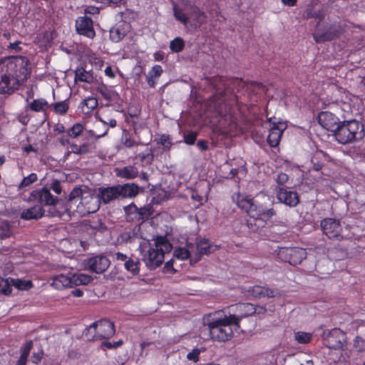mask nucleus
<instances>
[{
  "label": "nucleus",
  "instance_id": "obj_1",
  "mask_svg": "<svg viewBox=\"0 0 365 365\" xmlns=\"http://www.w3.org/2000/svg\"><path fill=\"white\" fill-rule=\"evenodd\" d=\"M240 102L239 96L229 93L224 88L212 96L210 108L213 110L215 117L217 118V128L224 135H235L238 130V112L237 103Z\"/></svg>",
  "mask_w": 365,
  "mask_h": 365
},
{
  "label": "nucleus",
  "instance_id": "obj_2",
  "mask_svg": "<svg viewBox=\"0 0 365 365\" xmlns=\"http://www.w3.org/2000/svg\"><path fill=\"white\" fill-rule=\"evenodd\" d=\"M29 61L17 56L0 58V93H11L30 76Z\"/></svg>",
  "mask_w": 365,
  "mask_h": 365
},
{
  "label": "nucleus",
  "instance_id": "obj_3",
  "mask_svg": "<svg viewBox=\"0 0 365 365\" xmlns=\"http://www.w3.org/2000/svg\"><path fill=\"white\" fill-rule=\"evenodd\" d=\"M236 319L227 315L224 310H219L205 316L203 323L208 327L212 340L226 342L233 337L232 326L236 327Z\"/></svg>",
  "mask_w": 365,
  "mask_h": 365
},
{
  "label": "nucleus",
  "instance_id": "obj_4",
  "mask_svg": "<svg viewBox=\"0 0 365 365\" xmlns=\"http://www.w3.org/2000/svg\"><path fill=\"white\" fill-rule=\"evenodd\" d=\"M334 135L339 143H351L364 138V125L356 120L343 121L340 123Z\"/></svg>",
  "mask_w": 365,
  "mask_h": 365
},
{
  "label": "nucleus",
  "instance_id": "obj_5",
  "mask_svg": "<svg viewBox=\"0 0 365 365\" xmlns=\"http://www.w3.org/2000/svg\"><path fill=\"white\" fill-rule=\"evenodd\" d=\"M344 32V26L340 22H318L313 33V38L317 43H322L339 38Z\"/></svg>",
  "mask_w": 365,
  "mask_h": 365
},
{
  "label": "nucleus",
  "instance_id": "obj_6",
  "mask_svg": "<svg viewBox=\"0 0 365 365\" xmlns=\"http://www.w3.org/2000/svg\"><path fill=\"white\" fill-rule=\"evenodd\" d=\"M115 333L114 324L106 319L93 322L83 331L88 341L109 339Z\"/></svg>",
  "mask_w": 365,
  "mask_h": 365
},
{
  "label": "nucleus",
  "instance_id": "obj_7",
  "mask_svg": "<svg viewBox=\"0 0 365 365\" xmlns=\"http://www.w3.org/2000/svg\"><path fill=\"white\" fill-rule=\"evenodd\" d=\"M250 220H247V226L253 231H257L259 227H262L267 221L269 220L274 215L275 211L273 208H267L262 205L253 202V206L247 213Z\"/></svg>",
  "mask_w": 365,
  "mask_h": 365
},
{
  "label": "nucleus",
  "instance_id": "obj_8",
  "mask_svg": "<svg viewBox=\"0 0 365 365\" xmlns=\"http://www.w3.org/2000/svg\"><path fill=\"white\" fill-rule=\"evenodd\" d=\"M100 206L101 202L98 195L91 191H84L77 205V210L81 215H87L97 212Z\"/></svg>",
  "mask_w": 365,
  "mask_h": 365
},
{
  "label": "nucleus",
  "instance_id": "obj_9",
  "mask_svg": "<svg viewBox=\"0 0 365 365\" xmlns=\"http://www.w3.org/2000/svg\"><path fill=\"white\" fill-rule=\"evenodd\" d=\"M277 256L282 261L296 266L307 257V252L304 249L299 247H281Z\"/></svg>",
  "mask_w": 365,
  "mask_h": 365
},
{
  "label": "nucleus",
  "instance_id": "obj_10",
  "mask_svg": "<svg viewBox=\"0 0 365 365\" xmlns=\"http://www.w3.org/2000/svg\"><path fill=\"white\" fill-rule=\"evenodd\" d=\"M28 201L36 202L38 205L43 207V206L56 205L58 199L51 193L47 186H44L40 189L33 190L28 197Z\"/></svg>",
  "mask_w": 365,
  "mask_h": 365
},
{
  "label": "nucleus",
  "instance_id": "obj_11",
  "mask_svg": "<svg viewBox=\"0 0 365 365\" xmlns=\"http://www.w3.org/2000/svg\"><path fill=\"white\" fill-rule=\"evenodd\" d=\"M231 310L233 314L230 313L228 316L237 319L235 320L236 329L240 328V323L242 319L253 315L257 311L256 306L251 303H239L232 305L231 306Z\"/></svg>",
  "mask_w": 365,
  "mask_h": 365
},
{
  "label": "nucleus",
  "instance_id": "obj_12",
  "mask_svg": "<svg viewBox=\"0 0 365 365\" xmlns=\"http://www.w3.org/2000/svg\"><path fill=\"white\" fill-rule=\"evenodd\" d=\"M322 230L329 239L339 240L341 238L342 227L339 220L325 218L321 221Z\"/></svg>",
  "mask_w": 365,
  "mask_h": 365
},
{
  "label": "nucleus",
  "instance_id": "obj_13",
  "mask_svg": "<svg viewBox=\"0 0 365 365\" xmlns=\"http://www.w3.org/2000/svg\"><path fill=\"white\" fill-rule=\"evenodd\" d=\"M164 258V250L150 247L146 253L143 255L142 259L148 269L152 270L160 267L163 262Z\"/></svg>",
  "mask_w": 365,
  "mask_h": 365
},
{
  "label": "nucleus",
  "instance_id": "obj_14",
  "mask_svg": "<svg viewBox=\"0 0 365 365\" xmlns=\"http://www.w3.org/2000/svg\"><path fill=\"white\" fill-rule=\"evenodd\" d=\"M110 262L104 255H97L87 259L85 267L93 272L101 274L104 272L109 267Z\"/></svg>",
  "mask_w": 365,
  "mask_h": 365
},
{
  "label": "nucleus",
  "instance_id": "obj_15",
  "mask_svg": "<svg viewBox=\"0 0 365 365\" xmlns=\"http://www.w3.org/2000/svg\"><path fill=\"white\" fill-rule=\"evenodd\" d=\"M277 200L284 205L294 207L299 202V196L295 191H292L284 187H279L276 192Z\"/></svg>",
  "mask_w": 365,
  "mask_h": 365
},
{
  "label": "nucleus",
  "instance_id": "obj_16",
  "mask_svg": "<svg viewBox=\"0 0 365 365\" xmlns=\"http://www.w3.org/2000/svg\"><path fill=\"white\" fill-rule=\"evenodd\" d=\"M76 29L80 35L93 38L95 36L93 22L91 17L79 16L76 21Z\"/></svg>",
  "mask_w": 365,
  "mask_h": 365
},
{
  "label": "nucleus",
  "instance_id": "obj_17",
  "mask_svg": "<svg viewBox=\"0 0 365 365\" xmlns=\"http://www.w3.org/2000/svg\"><path fill=\"white\" fill-rule=\"evenodd\" d=\"M317 119L324 129L334 133L341 123L336 115L329 111H321L318 114Z\"/></svg>",
  "mask_w": 365,
  "mask_h": 365
},
{
  "label": "nucleus",
  "instance_id": "obj_18",
  "mask_svg": "<svg viewBox=\"0 0 365 365\" xmlns=\"http://www.w3.org/2000/svg\"><path fill=\"white\" fill-rule=\"evenodd\" d=\"M286 128V125L282 122L272 123L267 138V141L270 147L276 148L278 146L281 140L282 133Z\"/></svg>",
  "mask_w": 365,
  "mask_h": 365
},
{
  "label": "nucleus",
  "instance_id": "obj_19",
  "mask_svg": "<svg viewBox=\"0 0 365 365\" xmlns=\"http://www.w3.org/2000/svg\"><path fill=\"white\" fill-rule=\"evenodd\" d=\"M118 195L121 199H132L135 197L140 191V187L133 182L116 185Z\"/></svg>",
  "mask_w": 365,
  "mask_h": 365
},
{
  "label": "nucleus",
  "instance_id": "obj_20",
  "mask_svg": "<svg viewBox=\"0 0 365 365\" xmlns=\"http://www.w3.org/2000/svg\"><path fill=\"white\" fill-rule=\"evenodd\" d=\"M116 185L101 187L98 189V196L101 204H108L110 202L119 199Z\"/></svg>",
  "mask_w": 365,
  "mask_h": 365
},
{
  "label": "nucleus",
  "instance_id": "obj_21",
  "mask_svg": "<svg viewBox=\"0 0 365 365\" xmlns=\"http://www.w3.org/2000/svg\"><path fill=\"white\" fill-rule=\"evenodd\" d=\"M247 292L250 295L255 298H272L275 297L277 293V290L259 285L252 286L248 288Z\"/></svg>",
  "mask_w": 365,
  "mask_h": 365
},
{
  "label": "nucleus",
  "instance_id": "obj_22",
  "mask_svg": "<svg viewBox=\"0 0 365 365\" xmlns=\"http://www.w3.org/2000/svg\"><path fill=\"white\" fill-rule=\"evenodd\" d=\"M45 213L42 206L35 205L29 208L24 210L21 213V218L25 220L41 219Z\"/></svg>",
  "mask_w": 365,
  "mask_h": 365
},
{
  "label": "nucleus",
  "instance_id": "obj_23",
  "mask_svg": "<svg viewBox=\"0 0 365 365\" xmlns=\"http://www.w3.org/2000/svg\"><path fill=\"white\" fill-rule=\"evenodd\" d=\"M98 104V101L96 98L89 96L80 103L78 110L85 115H89L97 108Z\"/></svg>",
  "mask_w": 365,
  "mask_h": 365
},
{
  "label": "nucleus",
  "instance_id": "obj_24",
  "mask_svg": "<svg viewBox=\"0 0 365 365\" xmlns=\"http://www.w3.org/2000/svg\"><path fill=\"white\" fill-rule=\"evenodd\" d=\"M51 286L56 289L73 287L72 277L66 276L63 274L56 275L52 277Z\"/></svg>",
  "mask_w": 365,
  "mask_h": 365
},
{
  "label": "nucleus",
  "instance_id": "obj_25",
  "mask_svg": "<svg viewBox=\"0 0 365 365\" xmlns=\"http://www.w3.org/2000/svg\"><path fill=\"white\" fill-rule=\"evenodd\" d=\"M117 177L125 180H133L138 177V168L133 165L125 166L115 170Z\"/></svg>",
  "mask_w": 365,
  "mask_h": 365
},
{
  "label": "nucleus",
  "instance_id": "obj_26",
  "mask_svg": "<svg viewBox=\"0 0 365 365\" xmlns=\"http://www.w3.org/2000/svg\"><path fill=\"white\" fill-rule=\"evenodd\" d=\"M340 336L344 337V333L340 329L333 330L328 337L329 347L334 349H341L343 342L339 339Z\"/></svg>",
  "mask_w": 365,
  "mask_h": 365
},
{
  "label": "nucleus",
  "instance_id": "obj_27",
  "mask_svg": "<svg viewBox=\"0 0 365 365\" xmlns=\"http://www.w3.org/2000/svg\"><path fill=\"white\" fill-rule=\"evenodd\" d=\"M124 268L133 276H136L140 272V262L138 257H135L132 255L127 259L125 264H124Z\"/></svg>",
  "mask_w": 365,
  "mask_h": 365
},
{
  "label": "nucleus",
  "instance_id": "obj_28",
  "mask_svg": "<svg viewBox=\"0 0 365 365\" xmlns=\"http://www.w3.org/2000/svg\"><path fill=\"white\" fill-rule=\"evenodd\" d=\"M196 248L197 251L196 260H199L202 255L211 252L212 245L207 239L200 238L197 240Z\"/></svg>",
  "mask_w": 365,
  "mask_h": 365
},
{
  "label": "nucleus",
  "instance_id": "obj_29",
  "mask_svg": "<svg viewBox=\"0 0 365 365\" xmlns=\"http://www.w3.org/2000/svg\"><path fill=\"white\" fill-rule=\"evenodd\" d=\"M34 343L32 340L27 341L20 349V357L16 361V364L19 365H26L28 357L33 349Z\"/></svg>",
  "mask_w": 365,
  "mask_h": 365
},
{
  "label": "nucleus",
  "instance_id": "obj_30",
  "mask_svg": "<svg viewBox=\"0 0 365 365\" xmlns=\"http://www.w3.org/2000/svg\"><path fill=\"white\" fill-rule=\"evenodd\" d=\"M93 78L91 71H88L83 67H78L75 71V81L91 83L93 82Z\"/></svg>",
  "mask_w": 365,
  "mask_h": 365
},
{
  "label": "nucleus",
  "instance_id": "obj_31",
  "mask_svg": "<svg viewBox=\"0 0 365 365\" xmlns=\"http://www.w3.org/2000/svg\"><path fill=\"white\" fill-rule=\"evenodd\" d=\"M192 18L199 24L205 23L206 14L204 11L195 4L190 6L189 19Z\"/></svg>",
  "mask_w": 365,
  "mask_h": 365
},
{
  "label": "nucleus",
  "instance_id": "obj_32",
  "mask_svg": "<svg viewBox=\"0 0 365 365\" xmlns=\"http://www.w3.org/2000/svg\"><path fill=\"white\" fill-rule=\"evenodd\" d=\"M123 210L128 221L138 222L139 208L133 202L125 206Z\"/></svg>",
  "mask_w": 365,
  "mask_h": 365
},
{
  "label": "nucleus",
  "instance_id": "obj_33",
  "mask_svg": "<svg viewBox=\"0 0 365 365\" xmlns=\"http://www.w3.org/2000/svg\"><path fill=\"white\" fill-rule=\"evenodd\" d=\"M49 104L44 98L35 99L29 104V108L34 112H46Z\"/></svg>",
  "mask_w": 365,
  "mask_h": 365
},
{
  "label": "nucleus",
  "instance_id": "obj_34",
  "mask_svg": "<svg viewBox=\"0 0 365 365\" xmlns=\"http://www.w3.org/2000/svg\"><path fill=\"white\" fill-rule=\"evenodd\" d=\"M71 277L73 281V287L79 285H87L93 280L91 276L83 273L74 274H72Z\"/></svg>",
  "mask_w": 365,
  "mask_h": 365
},
{
  "label": "nucleus",
  "instance_id": "obj_35",
  "mask_svg": "<svg viewBox=\"0 0 365 365\" xmlns=\"http://www.w3.org/2000/svg\"><path fill=\"white\" fill-rule=\"evenodd\" d=\"M254 202V199L250 198L248 196H242L239 195L237 197L236 202L240 208L248 213L252 206H253Z\"/></svg>",
  "mask_w": 365,
  "mask_h": 365
},
{
  "label": "nucleus",
  "instance_id": "obj_36",
  "mask_svg": "<svg viewBox=\"0 0 365 365\" xmlns=\"http://www.w3.org/2000/svg\"><path fill=\"white\" fill-rule=\"evenodd\" d=\"M155 249L170 252L172 250V245L165 236H158L155 240Z\"/></svg>",
  "mask_w": 365,
  "mask_h": 365
},
{
  "label": "nucleus",
  "instance_id": "obj_37",
  "mask_svg": "<svg viewBox=\"0 0 365 365\" xmlns=\"http://www.w3.org/2000/svg\"><path fill=\"white\" fill-rule=\"evenodd\" d=\"M13 282L11 277L4 278L0 276V294L4 295H9L12 292Z\"/></svg>",
  "mask_w": 365,
  "mask_h": 365
},
{
  "label": "nucleus",
  "instance_id": "obj_38",
  "mask_svg": "<svg viewBox=\"0 0 365 365\" xmlns=\"http://www.w3.org/2000/svg\"><path fill=\"white\" fill-rule=\"evenodd\" d=\"M96 91L99 93L102 97L107 101H113L118 93L113 90L108 88L106 86L102 85L96 88Z\"/></svg>",
  "mask_w": 365,
  "mask_h": 365
},
{
  "label": "nucleus",
  "instance_id": "obj_39",
  "mask_svg": "<svg viewBox=\"0 0 365 365\" xmlns=\"http://www.w3.org/2000/svg\"><path fill=\"white\" fill-rule=\"evenodd\" d=\"M153 207L151 205H147L143 207L139 208L138 212V222H145L153 214Z\"/></svg>",
  "mask_w": 365,
  "mask_h": 365
},
{
  "label": "nucleus",
  "instance_id": "obj_40",
  "mask_svg": "<svg viewBox=\"0 0 365 365\" xmlns=\"http://www.w3.org/2000/svg\"><path fill=\"white\" fill-rule=\"evenodd\" d=\"M12 287H14L19 290H29L33 287V283L30 280L12 278Z\"/></svg>",
  "mask_w": 365,
  "mask_h": 365
},
{
  "label": "nucleus",
  "instance_id": "obj_41",
  "mask_svg": "<svg viewBox=\"0 0 365 365\" xmlns=\"http://www.w3.org/2000/svg\"><path fill=\"white\" fill-rule=\"evenodd\" d=\"M173 14L175 19L182 24L187 25L189 22V16L177 5L173 6Z\"/></svg>",
  "mask_w": 365,
  "mask_h": 365
},
{
  "label": "nucleus",
  "instance_id": "obj_42",
  "mask_svg": "<svg viewBox=\"0 0 365 365\" xmlns=\"http://www.w3.org/2000/svg\"><path fill=\"white\" fill-rule=\"evenodd\" d=\"M53 110L56 114L65 115L69 109V101L68 100H64L63 101L57 102L53 104Z\"/></svg>",
  "mask_w": 365,
  "mask_h": 365
},
{
  "label": "nucleus",
  "instance_id": "obj_43",
  "mask_svg": "<svg viewBox=\"0 0 365 365\" xmlns=\"http://www.w3.org/2000/svg\"><path fill=\"white\" fill-rule=\"evenodd\" d=\"M185 48V41L181 37H176L170 42V49L173 53H180Z\"/></svg>",
  "mask_w": 365,
  "mask_h": 365
},
{
  "label": "nucleus",
  "instance_id": "obj_44",
  "mask_svg": "<svg viewBox=\"0 0 365 365\" xmlns=\"http://www.w3.org/2000/svg\"><path fill=\"white\" fill-rule=\"evenodd\" d=\"M84 126L81 123H75L67 130L66 133L71 138H78L83 131Z\"/></svg>",
  "mask_w": 365,
  "mask_h": 365
},
{
  "label": "nucleus",
  "instance_id": "obj_45",
  "mask_svg": "<svg viewBox=\"0 0 365 365\" xmlns=\"http://www.w3.org/2000/svg\"><path fill=\"white\" fill-rule=\"evenodd\" d=\"M136 158H138L143 165H148L152 163L154 155L152 150L149 149L145 152L139 153Z\"/></svg>",
  "mask_w": 365,
  "mask_h": 365
},
{
  "label": "nucleus",
  "instance_id": "obj_46",
  "mask_svg": "<svg viewBox=\"0 0 365 365\" xmlns=\"http://www.w3.org/2000/svg\"><path fill=\"white\" fill-rule=\"evenodd\" d=\"M37 180H38V176L34 173L29 174L26 177H24L18 187L19 190H22L25 187L30 186L32 183L35 182Z\"/></svg>",
  "mask_w": 365,
  "mask_h": 365
},
{
  "label": "nucleus",
  "instance_id": "obj_47",
  "mask_svg": "<svg viewBox=\"0 0 365 365\" xmlns=\"http://www.w3.org/2000/svg\"><path fill=\"white\" fill-rule=\"evenodd\" d=\"M312 335L311 333L297 331L294 333V339L299 344H308L311 341Z\"/></svg>",
  "mask_w": 365,
  "mask_h": 365
},
{
  "label": "nucleus",
  "instance_id": "obj_48",
  "mask_svg": "<svg viewBox=\"0 0 365 365\" xmlns=\"http://www.w3.org/2000/svg\"><path fill=\"white\" fill-rule=\"evenodd\" d=\"M125 36V32L119 27L113 28L110 31V36L113 41L119 42Z\"/></svg>",
  "mask_w": 365,
  "mask_h": 365
},
{
  "label": "nucleus",
  "instance_id": "obj_49",
  "mask_svg": "<svg viewBox=\"0 0 365 365\" xmlns=\"http://www.w3.org/2000/svg\"><path fill=\"white\" fill-rule=\"evenodd\" d=\"M174 256L179 259H187L190 257V250L185 247L176 248L174 251Z\"/></svg>",
  "mask_w": 365,
  "mask_h": 365
},
{
  "label": "nucleus",
  "instance_id": "obj_50",
  "mask_svg": "<svg viewBox=\"0 0 365 365\" xmlns=\"http://www.w3.org/2000/svg\"><path fill=\"white\" fill-rule=\"evenodd\" d=\"M10 225L8 222H3L0 225V239H4L11 235Z\"/></svg>",
  "mask_w": 365,
  "mask_h": 365
},
{
  "label": "nucleus",
  "instance_id": "obj_51",
  "mask_svg": "<svg viewBox=\"0 0 365 365\" xmlns=\"http://www.w3.org/2000/svg\"><path fill=\"white\" fill-rule=\"evenodd\" d=\"M204 351L205 349L195 348L187 354V359L189 361L197 362L199 361V355L200 354L201 352Z\"/></svg>",
  "mask_w": 365,
  "mask_h": 365
},
{
  "label": "nucleus",
  "instance_id": "obj_52",
  "mask_svg": "<svg viewBox=\"0 0 365 365\" xmlns=\"http://www.w3.org/2000/svg\"><path fill=\"white\" fill-rule=\"evenodd\" d=\"M123 145L126 148H132L133 146L138 145L139 144L143 145V143H139L135 140L133 138L130 136L129 135H125L122 138Z\"/></svg>",
  "mask_w": 365,
  "mask_h": 365
},
{
  "label": "nucleus",
  "instance_id": "obj_53",
  "mask_svg": "<svg viewBox=\"0 0 365 365\" xmlns=\"http://www.w3.org/2000/svg\"><path fill=\"white\" fill-rule=\"evenodd\" d=\"M129 257L130 256H128L127 255L120 252H116L112 254L113 259L114 261L118 262V264L123 263V264L124 265V264H125V262H127V259L129 258Z\"/></svg>",
  "mask_w": 365,
  "mask_h": 365
},
{
  "label": "nucleus",
  "instance_id": "obj_54",
  "mask_svg": "<svg viewBox=\"0 0 365 365\" xmlns=\"http://www.w3.org/2000/svg\"><path fill=\"white\" fill-rule=\"evenodd\" d=\"M122 340H118L113 343L108 341V339H104L101 343V346L108 349H117L123 344Z\"/></svg>",
  "mask_w": 365,
  "mask_h": 365
},
{
  "label": "nucleus",
  "instance_id": "obj_55",
  "mask_svg": "<svg viewBox=\"0 0 365 365\" xmlns=\"http://www.w3.org/2000/svg\"><path fill=\"white\" fill-rule=\"evenodd\" d=\"M197 133L195 131H189L184 135V142L189 145H194L197 139Z\"/></svg>",
  "mask_w": 365,
  "mask_h": 365
},
{
  "label": "nucleus",
  "instance_id": "obj_56",
  "mask_svg": "<svg viewBox=\"0 0 365 365\" xmlns=\"http://www.w3.org/2000/svg\"><path fill=\"white\" fill-rule=\"evenodd\" d=\"M158 143L162 145L165 148L169 149L172 145L171 138L170 135L163 134L160 136Z\"/></svg>",
  "mask_w": 365,
  "mask_h": 365
},
{
  "label": "nucleus",
  "instance_id": "obj_57",
  "mask_svg": "<svg viewBox=\"0 0 365 365\" xmlns=\"http://www.w3.org/2000/svg\"><path fill=\"white\" fill-rule=\"evenodd\" d=\"M354 346L359 352L365 351V340L359 336H356L354 341Z\"/></svg>",
  "mask_w": 365,
  "mask_h": 365
},
{
  "label": "nucleus",
  "instance_id": "obj_58",
  "mask_svg": "<svg viewBox=\"0 0 365 365\" xmlns=\"http://www.w3.org/2000/svg\"><path fill=\"white\" fill-rule=\"evenodd\" d=\"M163 70L161 66L155 65L152 67L151 70L148 72L150 78H158L163 73Z\"/></svg>",
  "mask_w": 365,
  "mask_h": 365
},
{
  "label": "nucleus",
  "instance_id": "obj_59",
  "mask_svg": "<svg viewBox=\"0 0 365 365\" xmlns=\"http://www.w3.org/2000/svg\"><path fill=\"white\" fill-rule=\"evenodd\" d=\"M99 120L103 124L108 125L110 128H115L117 125V122L115 118H110L108 115L103 114L99 117Z\"/></svg>",
  "mask_w": 365,
  "mask_h": 365
},
{
  "label": "nucleus",
  "instance_id": "obj_60",
  "mask_svg": "<svg viewBox=\"0 0 365 365\" xmlns=\"http://www.w3.org/2000/svg\"><path fill=\"white\" fill-rule=\"evenodd\" d=\"M48 188L49 190H52L57 195H60L62 191L61 182L58 180H53Z\"/></svg>",
  "mask_w": 365,
  "mask_h": 365
},
{
  "label": "nucleus",
  "instance_id": "obj_61",
  "mask_svg": "<svg viewBox=\"0 0 365 365\" xmlns=\"http://www.w3.org/2000/svg\"><path fill=\"white\" fill-rule=\"evenodd\" d=\"M43 355L44 352L43 349H40L37 352H34L31 357L32 363L38 364L42 360Z\"/></svg>",
  "mask_w": 365,
  "mask_h": 365
},
{
  "label": "nucleus",
  "instance_id": "obj_62",
  "mask_svg": "<svg viewBox=\"0 0 365 365\" xmlns=\"http://www.w3.org/2000/svg\"><path fill=\"white\" fill-rule=\"evenodd\" d=\"M84 191L80 187L73 188L69 194V200H72L76 197H82V195L84 194Z\"/></svg>",
  "mask_w": 365,
  "mask_h": 365
},
{
  "label": "nucleus",
  "instance_id": "obj_63",
  "mask_svg": "<svg viewBox=\"0 0 365 365\" xmlns=\"http://www.w3.org/2000/svg\"><path fill=\"white\" fill-rule=\"evenodd\" d=\"M289 180V176L284 173H279L276 178V182L279 185H284Z\"/></svg>",
  "mask_w": 365,
  "mask_h": 365
},
{
  "label": "nucleus",
  "instance_id": "obj_64",
  "mask_svg": "<svg viewBox=\"0 0 365 365\" xmlns=\"http://www.w3.org/2000/svg\"><path fill=\"white\" fill-rule=\"evenodd\" d=\"M173 263H174L173 259H170V260L168 261L164 265L163 272L165 273H170V274L175 273L176 270L173 267Z\"/></svg>",
  "mask_w": 365,
  "mask_h": 365
}]
</instances>
